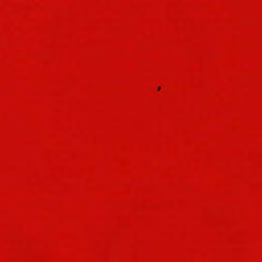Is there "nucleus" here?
<instances>
[{
    "mask_svg": "<svg viewBox=\"0 0 262 262\" xmlns=\"http://www.w3.org/2000/svg\"><path fill=\"white\" fill-rule=\"evenodd\" d=\"M161 90V88L160 87H159L158 89V90L159 91Z\"/></svg>",
    "mask_w": 262,
    "mask_h": 262,
    "instance_id": "obj_1",
    "label": "nucleus"
}]
</instances>
